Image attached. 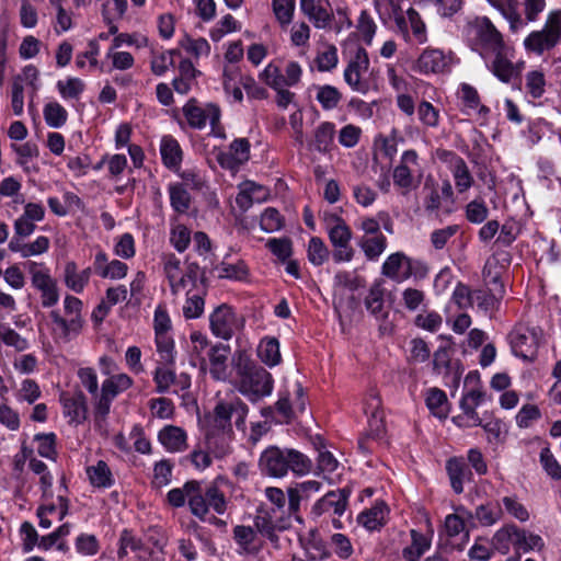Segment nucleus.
Here are the masks:
<instances>
[{
    "mask_svg": "<svg viewBox=\"0 0 561 561\" xmlns=\"http://www.w3.org/2000/svg\"><path fill=\"white\" fill-rule=\"evenodd\" d=\"M412 542L402 551V556L407 561H419L420 558L430 549L431 540L427 536L412 529Z\"/></svg>",
    "mask_w": 561,
    "mask_h": 561,
    "instance_id": "48",
    "label": "nucleus"
},
{
    "mask_svg": "<svg viewBox=\"0 0 561 561\" xmlns=\"http://www.w3.org/2000/svg\"><path fill=\"white\" fill-rule=\"evenodd\" d=\"M224 89L225 92L232 98L234 102H241L243 100V93L240 88V78L243 75L236 67H225L224 69Z\"/></svg>",
    "mask_w": 561,
    "mask_h": 561,
    "instance_id": "52",
    "label": "nucleus"
},
{
    "mask_svg": "<svg viewBox=\"0 0 561 561\" xmlns=\"http://www.w3.org/2000/svg\"><path fill=\"white\" fill-rule=\"evenodd\" d=\"M34 440L37 443V454L41 457H44L49 460L57 459V449H56V434L55 433H41L34 436Z\"/></svg>",
    "mask_w": 561,
    "mask_h": 561,
    "instance_id": "62",
    "label": "nucleus"
},
{
    "mask_svg": "<svg viewBox=\"0 0 561 561\" xmlns=\"http://www.w3.org/2000/svg\"><path fill=\"white\" fill-rule=\"evenodd\" d=\"M503 514L506 513L510 517L517 519L520 523H526L530 518V513L524 503L516 494L503 496L499 502Z\"/></svg>",
    "mask_w": 561,
    "mask_h": 561,
    "instance_id": "42",
    "label": "nucleus"
},
{
    "mask_svg": "<svg viewBox=\"0 0 561 561\" xmlns=\"http://www.w3.org/2000/svg\"><path fill=\"white\" fill-rule=\"evenodd\" d=\"M92 271L87 267L78 271L75 262H68L64 270V282L68 289L76 294H81L90 282Z\"/></svg>",
    "mask_w": 561,
    "mask_h": 561,
    "instance_id": "32",
    "label": "nucleus"
},
{
    "mask_svg": "<svg viewBox=\"0 0 561 561\" xmlns=\"http://www.w3.org/2000/svg\"><path fill=\"white\" fill-rule=\"evenodd\" d=\"M250 158V144L245 138L233 140L228 151H221L217 156L219 164L229 170H234Z\"/></svg>",
    "mask_w": 561,
    "mask_h": 561,
    "instance_id": "24",
    "label": "nucleus"
},
{
    "mask_svg": "<svg viewBox=\"0 0 561 561\" xmlns=\"http://www.w3.org/2000/svg\"><path fill=\"white\" fill-rule=\"evenodd\" d=\"M24 268L28 273L32 286L41 294V304L50 308L59 301L57 280L51 276L49 267L43 262L26 261Z\"/></svg>",
    "mask_w": 561,
    "mask_h": 561,
    "instance_id": "9",
    "label": "nucleus"
},
{
    "mask_svg": "<svg viewBox=\"0 0 561 561\" xmlns=\"http://www.w3.org/2000/svg\"><path fill=\"white\" fill-rule=\"evenodd\" d=\"M77 376L81 386L91 394V402L93 408H96V396H99L101 388L99 387V379L95 369L91 367H81L77 371Z\"/></svg>",
    "mask_w": 561,
    "mask_h": 561,
    "instance_id": "59",
    "label": "nucleus"
},
{
    "mask_svg": "<svg viewBox=\"0 0 561 561\" xmlns=\"http://www.w3.org/2000/svg\"><path fill=\"white\" fill-rule=\"evenodd\" d=\"M542 340L539 328L517 324L507 335L512 353L524 360L531 362L537 357Z\"/></svg>",
    "mask_w": 561,
    "mask_h": 561,
    "instance_id": "10",
    "label": "nucleus"
},
{
    "mask_svg": "<svg viewBox=\"0 0 561 561\" xmlns=\"http://www.w3.org/2000/svg\"><path fill=\"white\" fill-rule=\"evenodd\" d=\"M160 153L163 164L173 171H179L183 159V151L179 141L172 136H164L160 142Z\"/></svg>",
    "mask_w": 561,
    "mask_h": 561,
    "instance_id": "34",
    "label": "nucleus"
},
{
    "mask_svg": "<svg viewBox=\"0 0 561 561\" xmlns=\"http://www.w3.org/2000/svg\"><path fill=\"white\" fill-rule=\"evenodd\" d=\"M161 445L170 453H182L187 448L186 432L175 425H167L158 433Z\"/></svg>",
    "mask_w": 561,
    "mask_h": 561,
    "instance_id": "28",
    "label": "nucleus"
},
{
    "mask_svg": "<svg viewBox=\"0 0 561 561\" xmlns=\"http://www.w3.org/2000/svg\"><path fill=\"white\" fill-rule=\"evenodd\" d=\"M561 42V9L548 12L541 30L530 32L524 39L527 51L542 55Z\"/></svg>",
    "mask_w": 561,
    "mask_h": 561,
    "instance_id": "7",
    "label": "nucleus"
},
{
    "mask_svg": "<svg viewBox=\"0 0 561 561\" xmlns=\"http://www.w3.org/2000/svg\"><path fill=\"white\" fill-rule=\"evenodd\" d=\"M176 50L169 49L161 53L153 54L150 68L156 76L164 75L174 65V56Z\"/></svg>",
    "mask_w": 561,
    "mask_h": 561,
    "instance_id": "64",
    "label": "nucleus"
},
{
    "mask_svg": "<svg viewBox=\"0 0 561 561\" xmlns=\"http://www.w3.org/2000/svg\"><path fill=\"white\" fill-rule=\"evenodd\" d=\"M518 542V527L512 523L497 529L492 538L494 549L503 554L508 553L511 548L517 552Z\"/></svg>",
    "mask_w": 561,
    "mask_h": 561,
    "instance_id": "31",
    "label": "nucleus"
},
{
    "mask_svg": "<svg viewBox=\"0 0 561 561\" xmlns=\"http://www.w3.org/2000/svg\"><path fill=\"white\" fill-rule=\"evenodd\" d=\"M490 283H493L495 286L492 291H484V290H476L473 291V299H472V306L477 305L478 308L489 311L495 308L499 297L503 296L504 288L503 285L499 280V275H494L490 278Z\"/></svg>",
    "mask_w": 561,
    "mask_h": 561,
    "instance_id": "37",
    "label": "nucleus"
},
{
    "mask_svg": "<svg viewBox=\"0 0 561 561\" xmlns=\"http://www.w3.org/2000/svg\"><path fill=\"white\" fill-rule=\"evenodd\" d=\"M12 150L16 153V163L25 171H36L31 163L33 159L38 157V147L33 142H24L22 145L12 144Z\"/></svg>",
    "mask_w": 561,
    "mask_h": 561,
    "instance_id": "51",
    "label": "nucleus"
},
{
    "mask_svg": "<svg viewBox=\"0 0 561 561\" xmlns=\"http://www.w3.org/2000/svg\"><path fill=\"white\" fill-rule=\"evenodd\" d=\"M209 324L216 337L228 341L244 327V319L230 306L224 304L210 313Z\"/></svg>",
    "mask_w": 561,
    "mask_h": 561,
    "instance_id": "14",
    "label": "nucleus"
},
{
    "mask_svg": "<svg viewBox=\"0 0 561 561\" xmlns=\"http://www.w3.org/2000/svg\"><path fill=\"white\" fill-rule=\"evenodd\" d=\"M82 307L83 304L79 298L66 295L64 298L65 317L58 310H53L49 313L51 334L56 342L68 343L81 333L84 327Z\"/></svg>",
    "mask_w": 561,
    "mask_h": 561,
    "instance_id": "5",
    "label": "nucleus"
},
{
    "mask_svg": "<svg viewBox=\"0 0 561 561\" xmlns=\"http://www.w3.org/2000/svg\"><path fill=\"white\" fill-rule=\"evenodd\" d=\"M12 347L16 352H24L30 348V342L8 323L0 322V346Z\"/></svg>",
    "mask_w": 561,
    "mask_h": 561,
    "instance_id": "50",
    "label": "nucleus"
},
{
    "mask_svg": "<svg viewBox=\"0 0 561 561\" xmlns=\"http://www.w3.org/2000/svg\"><path fill=\"white\" fill-rule=\"evenodd\" d=\"M316 90V99L323 110L330 111L335 108L342 100L341 92L333 85H318Z\"/></svg>",
    "mask_w": 561,
    "mask_h": 561,
    "instance_id": "60",
    "label": "nucleus"
},
{
    "mask_svg": "<svg viewBox=\"0 0 561 561\" xmlns=\"http://www.w3.org/2000/svg\"><path fill=\"white\" fill-rule=\"evenodd\" d=\"M381 400L377 393H370L364 404V412L368 416L370 435L379 436L383 431V415L380 410Z\"/></svg>",
    "mask_w": 561,
    "mask_h": 561,
    "instance_id": "33",
    "label": "nucleus"
},
{
    "mask_svg": "<svg viewBox=\"0 0 561 561\" xmlns=\"http://www.w3.org/2000/svg\"><path fill=\"white\" fill-rule=\"evenodd\" d=\"M28 468L34 474L39 477V485L43 492V497L46 500L51 499L54 477L49 472L46 463L35 457H31L28 459Z\"/></svg>",
    "mask_w": 561,
    "mask_h": 561,
    "instance_id": "46",
    "label": "nucleus"
},
{
    "mask_svg": "<svg viewBox=\"0 0 561 561\" xmlns=\"http://www.w3.org/2000/svg\"><path fill=\"white\" fill-rule=\"evenodd\" d=\"M375 5L380 15L387 14L394 20L397 31L405 42L419 45L427 42L426 25L416 10L409 8L403 13L396 0H375Z\"/></svg>",
    "mask_w": 561,
    "mask_h": 561,
    "instance_id": "3",
    "label": "nucleus"
},
{
    "mask_svg": "<svg viewBox=\"0 0 561 561\" xmlns=\"http://www.w3.org/2000/svg\"><path fill=\"white\" fill-rule=\"evenodd\" d=\"M43 115L47 126L51 128L62 127L68 119L67 110L57 101H49L44 105Z\"/></svg>",
    "mask_w": 561,
    "mask_h": 561,
    "instance_id": "54",
    "label": "nucleus"
},
{
    "mask_svg": "<svg viewBox=\"0 0 561 561\" xmlns=\"http://www.w3.org/2000/svg\"><path fill=\"white\" fill-rule=\"evenodd\" d=\"M259 467L268 477L283 478L289 470L298 476L309 473L312 462L299 450L270 446L261 454Z\"/></svg>",
    "mask_w": 561,
    "mask_h": 561,
    "instance_id": "2",
    "label": "nucleus"
},
{
    "mask_svg": "<svg viewBox=\"0 0 561 561\" xmlns=\"http://www.w3.org/2000/svg\"><path fill=\"white\" fill-rule=\"evenodd\" d=\"M358 245L367 260L377 261L387 249V238L383 234L363 236Z\"/></svg>",
    "mask_w": 561,
    "mask_h": 561,
    "instance_id": "47",
    "label": "nucleus"
},
{
    "mask_svg": "<svg viewBox=\"0 0 561 561\" xmlns=\"http://www.w3.org/2000/svg\"><path fill=\"white\" fill-rule=\"evenodd\" d=\"M459 98L462 102V112L471 114L473 111L488 112V108L480 104V98L476 88L468 83H461L458 91Z\"/></svg>",
    "mask_w": 561,
    "mask_h": 561,
    "instance_id": "53",
    "label": "nucleus"
},
{
    "mask_svg": "<svg viewBox=\"0 0 561 561\" xmlns=\"http://www.w3.org/2000/svg\"><path fill=\"white\" fill-rule=\"evenodd\" d=\"M301 13L318 30H331L335 14L329 0H300Z\"/></svg>",
    "mask_w": 561,
    "mask_h": 561,
    "instance_id": "18",
    "label": "nucleus"
},
{
    "mask_svg": "<svg viewBox=\"0 0 561 561\" xmlns=\"http://www.w3.org/2000/svg\"><path fill=\"white\" fill-rule=\"evenodd\" d=\"M446 469L453 490L458 494L461 493L463 491V482L470 476L465 461L459 458H451L447 461Z\"/></svg>",
    "mask_w": 561,
    "mask_h": 561,
    "instance_id": "45",
    "label": "nucleus"
},
{
    "mask_svg": "<svg viewBox=\"0 0 561 561\" xmlns=\"http://www.w3.org/2000/svg\"><path fill=\"white\" fill-rule=\"evenodd\" d=\"M508 23L512 33L523 32L529 23L539 20L545 11L546 0H486Z\"/></svg>",
    "mask_w": 561,
    "mask_h": 561,
    "instance_id": "4",
    "label": "nucleus"
},
{
    "mask_svg": "<svg viewBox=\"0 0 561 561\" xmlns=\"http://www.w3.org/2000/svg\"><path fill=\"white\" fill-rule=\"evenodd\" d=\"M87 477L92 486L99 489H108L113 486L115 480L108 465L103 460H98L85 469Z\"/></svg>",
    "mask_w": 561,
    "mask_h": 561,
    "instance_id": "36",
    "label": "nucleus"
},
{
    "mask_svg": "<svg viewBox=\"0 0 561 561\" xmlns=\"http://www.w3.org/2000/svg\"><path fill=\"white\" fill-rule=\"evenodd\" d=\"M215 431L216 430L214 428L208 432L206 436L207 447L217 458H224L232 450L230 444L232 433H225L222 431H219L220 433H216Z\"/></svg>",
    "mask_w": 561,
    "mask_h": 561,
    "instance_id": "44",
    "label": "nucleus"
},
{
    "mask_svg": "<svg viewBox=\"0 0 561 561\" xmlns=\"http://www.w3.org/2000/svg\"><path fill=\"white\" fill-rule=\"evenodd\" d=\"M387 512L388 510L385 503H376L369 510L362 512L357 516V522L367 530L373 531L379 529L385 524Z\"/></svg>",
    "mask_w": 561,
    "mask_h": 561,
    "instance_id": "39",
    "label": "nucleus"
},
{
    "mask_svg": "<svg viewBox=\"0 0 561 561\" xmlns=\"http://www.w3.org/2000/svg\"><path fill=\"white\" fill-rule=\"evenodd\" d=\"M381 274L394 282L401 283L413 275L425 276L427 268L421 261L412 260L403 252H396L385 260L381 266Z\"/></svg>",
    "mask_w": 561,
    "mask_h": 561,
    "instance_id": "12",
    "label": "nucleus"
},
{
    "mask_svg": "<svg viewBox=\"0 0 561 561\" xmlns=\"http://www.w3.org/2000/svg\"><path fill=\"white\" fill-rule=\"evenodd\" d=\"M448 65V57L442 49L426 48L416 59L413 70L421 75H436L444 72Z\"/></svg>",
    "mask_w": 561,
    "mask_h": 561,
    "instance_id": "23",
    "label": "nucleus"
},
{
    "mask_svg": "<svg viewBox=\"0 0 561 561\" xmlns=\"http://www.w3.org/2000/svg\"><path fill=\"white\" fill-rule=\"evenodd\" d=\"M180 46L195 58L208 57L210 54V45L207 39L203 37L194 38L192 36L184 35L180 41Z\"/></svg>",
    "mask_w": 561,
    "mask_h": 561,
    "instance_id": "61",
    "label": "nucleus"
},
{
    "mask_svg": "<svg viewBox=\"0 0 561 561\" xmlns=\"http://www.w3.org/2000/svg\"><path fill=\"white\" fill-rule=\"evenodd\" d=\"M172 364H159L153 374L152 378L156 385L157 393H168L171 386H174V393L180 391H187L191 388L192 379L187 373H181L179 375L170 367Z\"/></svg>",
    "mask_w": 561,
    "mask_h": 561,
    "instance_id": "17",
    "label": "nucleus"
},
{
    "mask_svg": "<svg viewBox=\"0 0 561 561\" xmlns=\"http://www.w3.org/2000/svg\"><path fill=\"white\" fill-rule=\"evenodd\" d=\"M133 386V379L127 374H116L107 377L101 385L96 396V421L105 420L108 415L113 400Z\"/></svg>",
    "mask_w": 561,
    "mask_h": 561,
    "instance_id": "13",
    "label": "nucleus"
},
{
    "mask_svg": "<svg viewBox=\"0 0 561 561\" xmlns=\"http://www.w3.org/2000/svg\"><path fill=\"white\" fill-rule=\"evenodd\" d=\"M183 114L192 128L203 129L208 123L215 137L225 138L224 128L220 126V108L216 104L199 106L195 100H190L183 106Z\"/></svg>",
    "mask_w": 561,
    "mask_h": 561,
    "instance_id": "11",
    "label": "nucleus"
},
{
    "mask_svg": "<svg viewBox=\"0 0 561 561\" xmlns=\"http://www.w3.org/2000/svg\"><path fill=\"white\" fill-rule=\"evenodd\" d=\"M446 156L449 157L450 172L457 192L459 194L468 192L472 187L474 179L466 161L454 152H446Z\"/></svg>",
    "mask_w": 561,
    "mask_h": 561,
    "instance_id": "25",
    "label": "nucleus"
},
{
    "mask_svg": "<svg viewBox=\"0 0 561 561\" xmlns=\"http://www.w3.org/2000/svg\"><path fill=\"white\" fill-rule=\"evenodd\" d=\"M248 413L249 408L240 398L221 400L214 409L213 427L225 433H232L234 425L238 431L245 433Z\"/></svg>",
    "mask_w": 561,
    "mask_h": 561,
    "instance_id": "8",
    "label": "nucleus"
},
{
    "mask_svg": "<svg viewBox=\"0 0 561 561\" xmlns=\"http://www.w3.org/2000/svg\"><path fill=\"white\" fill-rule=\"evenodd\" d=\"M171 207L179 214H184L191 205V196L183 184L171 183L168 187Z\"/></svg>",
    "mask_w": 561,
    "mask_h": 561,
    "instance_id": "57",
    "label": "nucleus"
},
{
    "mask_svg": "<svg viewBox=\"0 0 561 561\" xmlns=\"http://www.w3.org/2000/svg\"><path fill=\"white\" fill-rule=\"evenodd\" d=\"M215 272L219 278L234 282H248L250 276L249 268L243 261L221 262L215 266Z\"/></svg>",
    "mask_w": 561,
    "mask_h": 561,
    "instance_id": "41",
    "label": "nucleus"
},
{
    "mask_svg": "<svg viewBox=\"0 0 561 561\" xmlns=\"http://www.w3.org/2000/svg\"><path fill=\"white\" fill-rule=\"evenodd\" d=\"M463 35L471 48L488 60L490 54L505 45L503 35L486 16L476 18L463 27Z\"/></svg>",
    "mask_w": 561,
    "mask_h": 561,
    "instance_id": "6",
    "label": "nucleus"
},
{
    "mask_svg": "<svg viewBox=\"0 0 561 561\" xmlns=\"http://www.w3.org/2000/svg\"><path fill=\"white\" fill-rule=\"evenodd\" d=\"M238 390L251 401L267 397L273 391L272 375L257 366L245 351H238L232 357Z\"/></svg>",
    "mask_w": 561,
    "mask_h": 561,
    "instance_id": "1",
    "label": "nucleus"
},
{
    "mask_svg": "<svg viewBox=\"0 0 561 561\" xmlns=\"http://www.w3.org/2000/svg\"><path fill=\"white\" fill-rule=\"evenodd\" d=\"M426 407L438 419L448 414V400L446 393L438 388H430L425 397Z\"/></svg>",
    "mask_w": 561,
    "mask_h": 561,
    "instance_id": "49",
    "label": "nucleus"
},
{
    "mask_svg": "<svg viewBox=\"0 0 561 561\" xmlns=\"http://www.w3.org/2000/svg\"><path fill=\"white\" fill-rule=\"evenodd\" d=\"M335 135V126L333 123H321L314 131V149L319 152L330 151Z\"/></svg>",
    "mask_w": 561,
    "mask_h": 561,
    "instance_id": "58",
    "label": "nucleus"
},
{
    "mask_svg": "<svg viewBox=\"0 0 561 561\" xmlns=\"http://www.w3.org/2000/svg\"><path fill=\"white\" fill-rule=\"evenodd\" d=\"M389 293L385 286V282L378 279L371 284L364 299L367 311L377 320L385 321L390 313V302L388 301Z\"/></svg>",
    "mask_w": 561,
    "mask_h": 561,
    "instance_id": "22",
    "label": "nucleus"
},
{
    "mask_svg": "<svg viewBox=\"0 0 561 561\" xmlns=\"http://www.w3.org/2000/svg\"><path fill=\"white\" fill-rule=\"evenodd\" d=\"M232 538L238 546V552L240 554H255L261 548L257 540V531L251 526H234Z\"/></svg>",
    "mask_w": 561,
    "mask_h": 561,
    "instance_id": "29",
    "label": "nucleus"
},
{
    "mask_svg": "<svg viewBox=\"0 0 561 561\" xmlns=\"http://www.w3.org/2000/svg\"><path fill=\"white\" fill-rule=\"evenodd\" d=\"M56 89L65 101L79 100L85 89V84L79 78L69 77L57 81Z\"/></svg>",
    "mask_w": 561,
    "mask_h": 561,
    "instance_id": "56",
    "label": "nucleus"
},
{
    "mask_svg": "<svg viewBox=\"0 0 561 561\" xmlns=\"http://www.w3.org/2000/svg\"><path fill=\"white\" fill-rule=\"evenodd\" d=\"M268 196L267 190L252 181L242 183L236 197V203L243 211L248 210L253 203H262Z\"/></svg>",
    "mask_w": 561,
    "mask_h": 561,
    "instance_id": "30",
    "label": "nucleus"
},
{
    "mask_svg": "<svg viewBox=\"0 0 561 561\" xmlns=\"http://www.w3.org/2000/svg\"><path fill=\"white\" fill-rule=\"evenodd\" d=\"M369 58L365 49L358 48L354 57L344 69V80L355 92L365 94L368 92V83L363 80V75L368 70Z\"/></svg>",
    "mask_w": 561,
    "mask_h": 561,
    "instance_id": "21",
    "label": "nucleus"
},
{
    "mask_svg": "<svg viewBox=\"0 0 561 561\" xmlns=\"http://www.w3.org/2000/svg\"><path fill=\"white\" fill-rule=\"evenodd\" d=\"M274 511L259 510L253 524L254 529L263 537L273 530H284L287 528V524L283 517L275 518Z\"/></svg>",
    "mask_w": 561,
    "mask_h": 561,
    "instance_id": "38",
    "label": "nucleus"
},
{
    "mask_svg": "<svg viewBox=\"0 0 561 561\" xmlns=\"http://www.w3.org/2000/svg\"><path fill=\"white\" fill-rule=\"evenodd\" d=\"M60 402L64 416L68 419L69 423L80 424L85 420L87 405L81 392L76 394L61 393Z\"/></svg>",
    "mask_w": 561,
    "mask_h": 561,
    "instance_id": "26",
    "label": "nucleus"
},
{
    "mask_svg": "<svg viewBox=\"0 0 561 561\" xmlns=\"http://www.w3.org/2000/svg\"><path fill=\"white\" fill-rule=\"evenodd\" d=\"M513 50L504 45L500 49L490 54V58L485 60L486 67L502 82H510L520 72V66L524 62L515 65L512 60Z\"/></svg>",
    "mask_w": 561,
    "mask_h": 561,
    "instance_id": "19",
    "label": "nucleus"
},
{
    "mask_svg": "<svg viewBox=\"0 0 561 561\" xmlns=\"http://www.w3.org/2000/svg\"><path fill=\"white\" fill-rule=\"evenodd\" d=\"M187 504L191 513L204 520L208 514V505L206 501L205 490L202 488V483L193 480L191 492L187 499Z\"/></svg>",
    "mask_w": 561,
    "mask_h": 561,
    "instance_id": "43",
    "label": "nucleus"
},
{
    "mask_svg": "<svg viewBox=\"0 0 561 561\" xmlns=\"http://www.w3.org/2000/svg\"><path fill=\"white\" fill-rule=\"evenodd\" d=\"M526 96L533 100L540 99L546 92V77L541 70H531L525 75Z\"/></svg>",
    "mask_w": 561,
    "mask_h": 561,
    "instance_id": "55",
    "label": "nucleus"
},
{
    "mask_svg": "<svg viewBox=\"0 0 561 561\" xmlns=\"http://www.w3.org/2000/svg\"><path fill=\"white\" fill-rule=\"evenodd\" d=\"M93 267L99 276L110 279H122L128 271L127 264L122 261L113 260L108 262L107 255L103 251L95 254Z\"/></svg>",
    "mask_w": 561,
    "mask_h": 561,
    "instance_id": "27",
    "label": "nucleus"
},
{
    "mask_svg": "<svg viewBox=\"0 0 561 561\" xmlns=\"http://www.w3.org/2000/svg\"><path fill=\"white\" fill-rule=\"evenodd\" d=\"M191 240V231L186 226L179 222L172 225L170 242L178 252H184L188 248Z\"/></svg>",
    "mask_w": 561,
    "mask_h": 561,
    "instance_id": "63",
    "label": "nucleus"
},
{
    "mask_svg": "<svg viewBox=\"0 0 561 561\" xmlns=\"http://www.w3.org/2000/svg\"><path fill=\"white\" fill-rule=\"evenodd\" d=\"M230 355V346L217 343L208 351V364L205 358H201L199 369L208 371L213 379L217 381H226L229 378L228 359Z\"/></svg>",
    "mask_w": 561,
    "mask_h": 561,
    "instance_id": "20",
    "label": "nucleus"
},
{
    "mask_svg": "<svg viewBox=\"0 0 561 561\" xmlns=\"http://www.w3.org/2000/svg\"><path fill=\"white\" fill-rule=\"evenodd\" d=\"M325 227L332 247L351 243V228L341 217L329 215L325 217Z\"/></svg>",
    "mask_w": 561,
    "mask_h": 561,
    "instance_id": "35",
    "label": "nucleus"
},
{
    "mask_svg": "<svg viewBox=\"0 0 561 561\" xmlns=\"http://www.w3.org/2000/svg\"><path fill=\"white\" fill-rule=\"evenodd\" d=\"M257 356L268 367L278 365L282 360L279 342L276 337L265 336L257 345Z\"/></svg>",
    "mask_w": 561,
    "mask_h": 561,
    "instance_id": "40",
    "label": "nucleus"
},
{
    "mask_svg": "<svg viewBox=\"0 0 561 561\" xmlns=\"http://www.w3.org/2000/svg\"><path fill=\"white\" fill-rule=\"evenodd\" d=\"M348 495L350 492L345 489L328 492L314 503L312 514L318 517L324 514L332 515V524L334 528H342L340 517L345 513Z\"/></svg>",
    "mask_w": 561,
    "mask_h": 561,
    "instance_id": "15",
    "label": "nucleus"
},
{
    "mask_svg": "<svg viewBox=\"0 0 561 561\" xmlns=\"http://www.w3.org/2000/svg\"><path fill=\"white\" fill-rule=\"evenodd\" d=\"M419 168V156L415 150H405L401 158L400 163L393 169L392 179L397 187L402 190V194H408L419 185V180H415V173Z\"/></svg>",
    "mask_w": 561,
    "mask_h": 561,
    "instance_id": "16",
    "label": "nucleus"
}]
</instances>
